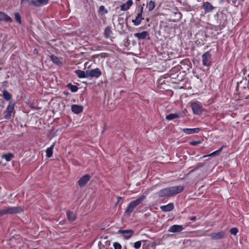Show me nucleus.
<instances>
[{
	"label": "nucleus",
	"mask_w": 249,
	"mask_h": 249,
	"mask_svg": "<svg viewBox=\"0 0 249 249\" xmlns=\"http://www.w3.org/2000/svg\"><path fill=\"white\" fill-rule=\"evenodd\" d=\"M184 189L183 185L171 186L161 189L157 194L160 198H169L180 193Z\"/></svg>",
	"instance_id": "obj_1"
},
{
	"label": "nucleus",
	"mask_w": 249,
	"mask_h": 249,
	"mask_svg": "<svg viewBox=\"0 0 249 249\" xmlns=\"http://www.w3.org/2000/svg\"><path fill=\"white\" fill-rule=\"evenodd\" d=\"M145 198V196L142 195L136 199L131 201L124 212V215L130 216L135 208L142 202Z\"/></svg>",
	"instance_id": "obj_2"
},
{
	"label": "nucleus",
	"mask_w": 249,
	"mask_h": 249,
	"mask_svg": "<svg viewBox=\"0 0 249 249\" xmlns=\"http://www.w3.org/2000/svg\"><path fill=\"white\" fill-rule=\"evenodd\" d=\"M23 209L21 207H5L0 210V217L7 214H16L22 212Z\"/></svg>",
	"instance_id": "obj_3"
},
{
	"label": "nucleus",
	"mask_w": 249,
	"mask_h": 249,
	"mask_svg": "<svg viewBox=\"0 0 249 249\" xmlns=\"http://www.w3.org/2000/svg\"><path fill=\"white\" fill-rule=\"evenodd\" d=\"M209 236L212 240L218 241L226 239L227 237V234L225 231L222 230L212 232L210 234Z\"/></svg>",
	"instance_id": "obj_4"
},
{
	"label": "nucleus",
	"mask_w": 249,
	"mask_h": 249,
	"mask_svg": "<svg viewBox=\"0 0 249 249\" xmlns=\"http://www.w3.org/2000/svg\"><path fill=\"white\" fill-rule=\"evenodd\" d=\"M190 107L194 114L200 115L203 112L202 104L199 101H196L191 102Z\"/></svg>",
	"instance_id": "obj_5"
},
{
	"label": "nucleus",
	"mask_w": 249,
	"mask_h": 249,
	"mask_svg": "<svg viewBox=\"0 0 249 249\" xmlns=\"http://www.w3.org/2000/svg\"><path fill=\"white\" fill-rule=\"evenodd\" d=\"M15 104L10 102L6 107V110L4 112V118L6 119H9L11 118V114L14 112V107Z\"/></svg>",
	"instance_id": "obj_6"
},
{
	"label": "nucleus",
	"mask_w": 249,
	"mask_h": 249,
	"mask_svg": "<svg viewBox=\"0 0 249 249\" xmlns=\"http://www.w3.org/2000/svg\"><path fill=\"white\" fill-rule=\"evenodd\" d=\"M211 54L210 52L208 51L203 53L202 55V64L205 66L211 65Z\"/></svg>",
	"instance_id": "obj_7"
},
{
	"label": "nucleus",
	"mask_w": 249,
	"mask_h": 249,
	"mask_svg": "<svg viewBox=\"0 0 249 249\" xmlns=\"http://www.w3.org/2000/svg\"><path fill=\"white\" fill-rule=\"evenodd\" d=\"M88 74L89 78L95 77L97 78L101 75L102 72L99 68H96L88 70Z\"/></svg>",
	"instance_id": "obj_8"
},
{
	"label": "nucleus",
	"mask_w": 249,
	"mask_h": 249,
	"mask_svg": "<svg viewBox=\"0 0 249 249\" xmlns=\"http://www.w3.org/2000/svg\"><path fill=\"white\" fill-rule=\"evenodd\" d=\"M90 176L89 175H85L82 176L78 181V184L80 187H84L90 180Z\"/></svg>",
	"instance_id": "obj_9"
},
{
	"label": "nucleus",
	"mask_w": 249,
	"mask_h": 249,
	"mask_svg": "<svg viewBox=\"0 0 249 249\" xmlns=\"http://www.w3.org/2000/svg\"><path fill=\"white\" fill-rule=\"evenodd\" d=\"M202 8L205 13L211 12L215 7L210 2L206 1L203 3Z\"/></svg>",
	"instance_id": "obj_10"
},
{
	"label": "nucleus",
	"mask_w": 249,
	"mask_h": 249,
	"mask_svg": "<svg viewBox=\"0 0 249 249\" xmlns=\"http://www.w3.org/2000/svg\"><path fill=\"white\" fill-rule=\"evenodd\" d=\"M180 129L184 133L188 135L194 133H198L200 131V128L197 127L194 128H180Z\"/></svg>",
	"instance_id": "obj_11"
},
{
	"label": "nucleus",
	"mask_w": 249,
	"mask_h": 249,
	"mask_svg": "<svg viewBox=\"0 0 249 249\" xmlns=\"http://www.w3.org/2000/svg\"><path fill=\"white\" fill-rule=\"evenodd\" d=\"M119 233H120L125 239H128L133 235L134 231L131 230H120Z\"/></svg>",
	"instance_id": "obj_12"
},
{
	"label": "nucleus",
	"mask_w": 249,
	"mask_h": 249,
	"mask_svg": "<svg viewBox=\"0 0 249 249\" xmlns=\"http://www.w3.org/2000/svg\"><path fill=\"white\" fill-rule=\"evenodd\" d=\"M49 0H31L30 2L31 5L35 6H40L42 5H46L48 3Z\"/></svg>",
	"instance_id": "obj_13"
},
{
	"label": "nucleus",
	"mask_w": 249,
	"mask_h": 249,
	"mask_svg": "<svg viewBox=\"0 0 249 249\" xmlns=\"http://www.w3.org/2000/svg\"><path fill=\"white\" fill-rule=\"evenodd\" d=\"M133 1L132 0H127L126 2L123 3L120 6L121 11H127L133 5Z\"/></svg>",
	"instance_id": "obj_14"
},
{
	"label": "nucleus",
	"mask_w": 249,
	"mask_h": 249,
	"mask_svg": "<svg viewBox=\"0 0 249 249\" xmlns=\"http://www.w3.org/2000/svg\"><path fill=\"white\" fill-rule=\"evenodd\" d=\"M183 230V228L181 225H174L171 226L168 231L170 232H179Z\"/></svg>",
	"instance_id": "obj_15"
},
{
	"label": "nucleus",
	"mask_w": 249,
	"mask_h": 249,
	"mask_svg": "<svg viewBox=\"0 0 249 249\" xmlns=\"http://www.w3.org/2000/svg\"><path fill=\"white\" fill-rule=\"evenodd\" d=\"M71 109L72 112L76 114H78L83 112V107L81 105L74 104L71 105Z\"/></svg>",
	"instance_id": "obj_16"
},
{
	"label": "nucleus",
	"mask_w": 249,
	"mask_h": 249,
	"mask_svg": "<svg viewBox=\"0 0 249 249\" xmlns=\"http://www.w3.org/2000/svg\"><path fill=\"white\" fill-rule=\"evenodd\" d=\"M156 6V3L155 0H148L146 4V8L149 12L153 11L155 8Z\"/></svg>",
	"instance_id": "obj_17"
},
{
	"label": "nucleus",
	"mask_w": 249,
	"mask_h": 249,
	"mask_svg": "<svg viewBox=\"0 0 249 249\" xmlns=\"http://www.w3.org/2000/svg\"><path fill=\"white\" fill-rule=\"evenodd\" d=\"M143 15L140 14H137V15L135 18V19L132 20V22L134 26H138L139 25L144 18L142 17Z\"/></svg>",
	"instance_id": "obj_18"
},
{
	"label": "nucleus",
	"mask_w": 249,
	"mask_h": 249,
	"mask_svg": "<svg viewBox=\"0 0 249 249\" xmlns=\"http://www.w3.org/2000/svg\"><path fill=\"white\" fill-rule=\"evenodd\" d=\"M134 36L139 40H142L145 39L148 36H149V34L147 31H142L141 33H136L134 34Z\"/></svg>",
	"instance_id": "obj_19"
},
{
	"label": "nucleus",
	"mask_w": 249,
	"mask_h": 249,
	"mask_svg": "<svg viewBox=\"0 0 249 249\" xmlns=\"http://www.w3.org/2000/svg\"><path fill=\"white\" fill-rule=\"evenodd\" d=\"M174 208V204L172 203H169L166 205H162L160 207V209L162 211L164 212H170Z\"/></svg>",
	"instance_id": "obj_20"
},
{
	"label": "nucleus",
	"mask_w": 249,
	"mask_h": 249,
	"mask_svg": "<svg viewBox=\"0 0 249 249\" xmlns=\"http://www.w3.org/2000/svg\"><path fill=\"white\" fill-rule=\"evenodd\" d=\"M0 21L12 22L13 20L8 15L2 11H0Z\"/></svg>",
	"instance_id": "obj_21"
},
{
	"label": "nucleus",
	"mask_w": 249,
	"mask_h": 249,
	"mask_svg": "<svg viewBox=\"0 0 249 249\" xmlns=\"http://www.w3.org/2000/svg\"><path fill=\"white\" fill-rule=\"evenodd\" d=\"M75 73L79 78H89L88 74V71H87L85 72L82 70H77L75 71Z\"/></svg>",
	"instance_id": "obj_22"
},
{
	"label": "nucleus",
	"mask_w": 249,
	"mask_h": 249,
	"mask_svg": "<svg viewBox=\"0 0 249 249\" xmlns=\"http://www.w3.org/2000/svg\"><path fill=\"white\" fill-rule=\"evenodd\" d=\"M67 217L69 221L73 222L76 219V216L73 212L68 210L66 212Z\"/></svg>",
	"instance_id": "obj_23"
},
{
	"label": "nucleus",
	"mask_w": 249,
	"mask_h": 249,
	"mask_svg": "<svg viewBox=\"0 0 249 249\" xmlns=\"http://www.w3.org/2000/svg\"><path fill=\"white\" fill-rule=\"evenodd\" d=\"M113 34V33L111 29V27L107 26L104 30V36L106 38H108L111 37V36Z\"/></svg>",
	"instance_id": "obj_24"
},
{
	"label": "nucleus",
	"mask_w": 249,
	"mask_h": 249,
	"mask_svg": "<svg viewBox=\"0 0 249 249\" xmlns=\"http://www.w3.org/2000/svg\"><path fill=\"white\" fill-rule=\"evenodd\" d=\"M51 60L53 63L57 65V66H61L62 65V62L59 60V58L54 55H51L50 56Z\"/></svg>",
	"instance_id": "obj_25"
},
{
	"label": "nucleus",
	"mask_w": 249,
	"mask_h": 249,
	"mask_svg": "<svg viewBox=\"0 0 249 249\" xmlns=\"http://www.w3.org/2000/svg\"><path fill=\"white\" fill-rule=\"evenodd\" d=\"M1 158L4 159L6 161H10L14 158V155L12 153H8L2 155Z\"/></svg>",
	"instance_id": "obj_26"
},
{
	"label": "nucleus",
	"mask_w": 249,
	"mask_h": 249,
	"mask_svg": "<svg viewBox=\"0 0 249 249\" xmlns=\"http://www.w3.org/2000/svg\"><path fill=\"white\" fill-rule=\"evenodd\" d=\"M180 113H171L166 116V119L168 120H172L174 119L180 118Z\"/></svg>",
	"instance_id": "obj_27"
},
{
	"label": "nucleus",
	"mask_w": 249,
	"mask_h": 249,
	"mask_svg": "<svg viewBox=\"0 0 249 249\" xmlns=\"http://www.w3.org/2000/svg\"><path fill=\"white\" fill-rule=\"evenodd\" d=\"M2 96L6 101H10L12 98V94L7 90H3L2 91Z\"/></svg>",
	"instance_id": "obj_28"
},
{
	"label": "nucleus",
	"mask_w": 249,
	"mask_h": 249,
	"mask_svg": "<svg viewBox=\"0 0 249 249\" xmlns=\"http://www.w3.org/2000/svg\"><path fill=\"white\" fill-rule=\"evenodd\" d=\"M180 64L182 65L186 66V69L188 70H189L191 63L189 59H184L181 61Z\"/></svg>",
	"instance_id": "obj_29"
},
{
	"label": "nucleus",
	"mask_w": 249,
	"mask_h": 249,
	"mask_svg": "<svg viewBox=\"0 0 249 249\" xmlns=\"http://www.w3.org/2000/svg\"><path fill=\"white\" fill-rule=\"evenodd\" d=\"M67 87L72 92H76L78 90V88L76 86L73 85L71 83L67 84Z\"/></svg>",
	"instance_id": "obj_30"
},
{
	"label": "nucleus",
	"mask_w": 249,
	"mask_h": 249,
	"mask_svg": "<svg viewBox=\"0 0 249 249\" xmlns=\"http://www.w3.org/2000/svg\"><path fill=\"white\" fill-rule=\"evenodd\" d=\"M53 145H52L46 149V156L48 158H51L52 157L53 154Z\"/></svg>",
	"instance_id": "obj_31"
},
{
	"label": "nucleus",
	"mask_w": 249,
	"mask_h": 249,
	"mask_svg": "<svg viewBox=\"0 0 249 249\" xmlns=\"http://www.w3.org/2000/svg\"><path fill=\"white\" fill-rule=\"evenodd\" d=\"M224 147V145L222 146L219 149L212 152L211 154L208 155H206V156H204L203 157H208V156H214L216 154L219 153V152H220L223 149V147Z\"/></svg>",
	"instance_id": "obj_32"
},
{
	"label": "nucleus",
	"mask_w": 249,
	"mask_h": 249,
	"mask_svg": "<svg viewBox=\"0 0 249 249\" xmlns=\"http://www.w3.org/2000/svg\"><path fill=\"white\" fill-rule=\"evenodd\" d=\"M15 18L16 21L19 24L21 23V18L19 14L18 13H15Z\"/></svg>",
	"instance_id": "obj_33"
},
{
	"label": "nucleus",
	"mask_w": 249,
	"mask_h": 249,
	"mask_svg": "<svg viewBox=\"0 0 249 249\" xmlns=\"http://www.w3.org/2000/svg\"><path fill=\"white\" fill-rule=\"evenodd\" d=\"M103 12V14H107L108 11L105 8V6L103 5H101L99 7V12Z\"/></svg>",
	"instance_id": "obj_34"
},
{
	"label": "nucleus",
	"mask_w": 249,
	"mask_h": 249,
	"mask_svg": "<svg viewBox=\"0 0 249 249\" xmlns=\"http://www.w3.org/2000/svg\"><path fill=\"white\" fill-rule=\"evenodd\" d=\"M144 4H143L142 5H140L138 7V14H140L142 15H143V9H144Z\"/></svg>",
	"instance_id": "obj_35"
},
{
	"label": "nucleus",
	"mask_w": 249,
	"mask_h": 249,
	"mask_svg": "<svg viewBox=\"0 0 249 249\" xmlns=\"http://www.w3.org/2000/svg\"><path fill=\"white\" fill-rule=\"evenodd\" d=\"M230 232L231 234L235 235L238 233V230L236 228H232L231 229H230Z\"/></svg>",
	"instance_id": "obj_36"
},
{
	"label": "nucleus",
	"mask_w": 249,
	"mask_h": 249,
	"mask_svg": "<svg viewBox=\"0 0 249 249\" xmlns=\"http://www.w3.org/2000/svg\"><path fill=\"white\" fill-rule=\"evenodd\" d=\"M113 247L114 249H122V245L117 242L113 243Z\"/></svg>",
	"instance_id": "obj_37"
},
{
	"label": "nucleus",
	"mask_w": 249,
	"mask_h": 249,
	"mask_svg": "<svg viewBox=\"0 0 249 249\" xmlns=\"http://www.w3.org/2000/svg\"><path fill=\"white\" fill-rule=\"evenodd\" d=\"M201 143H202V142L200 141H191L189 142L190 145H192V146H196L199 144H201Z\"/></svg>",
	"instance_id": "obj_38"
},
{
	"label": "nucleus",
	"mask_w": 249,
	"mask_h": 249,
	"mask_svg": "<svg viewBox=\"0 0 249 249\" xmlns=\"http://www.w3.org/2000/svg\"><path fill=\"white\" fill-rule=\"evenodd\" d=\"M141 245H142L141 241H137V242H135V243L134 244V247L135 249H139L141 247Z\"/></svg>",
	"instance_id": "obj_39"
},
{
	"label": "nucleus",
	"mask_w": 249,
	"mask_h": 249,
	"mask_svg": "<svg viewBox=\"0 0 249 249\" xmlns=\"http://www.w3.org/2000/svg\"><path fill=\"white\" fill-rule=\"evenodd\" d=\"M243 88L246 90L244 93V96L246 97V99H249V94H245L247 91H249V88L248 87H243Z\"/></svg>",
	"instance_id": "obj_40"
},
{
	"label": "nucleus",
	"mask_w": 249,
	"mask_h": 249,
	"mask_svg": "<svg viewBox=\"0 0 249 249\" xmlns=\"http://www.w3.org/2000/svg\"><path fill=\"white\" fill-rule=\"evenodd\" d=\"M189 219H190L191 221H195L196 220V216H191V217H189Z\"/></svg>",
	"instance_id": "obj_41"
},
{
	"label": "nucleus",
	"mask_w": 249,
	"mask_h": 249,
	"mask_svg": "<svg viewBox=\"0 0 249 249\" xmlns=\"http://www.w3.org/2000/svg\"><path fill=\"white\" fill-rule=\"evenodd\" d=\"M122 198H122V197H121V196H117V202H116V205H117L119 203V201H120Z\"/></svg>",
	"instance_id": "obj_42"
},
{
	"label": "nucleus",
	"mask_w": 249,
	"mask_h": 249,
	"mask_svg": "<svg viewBox=\"0 0 249 249\" xmlns=\"http://www.w3.org/2000/svg\"><path fill=\"white\" fill-rule=\"evenodd\" d=\"M145 20H146V21L147 22H149V18H146Z\"/></svg>",
	"instance_id": "obj_43"
},
{
	"label": "nucleus",
	"mask_w": 249,
	"mask_h": 249,
	"mask_svg": "<svg viewBox=\"0 0 249 249\" xmlns=\"http://www.w3.org/2000/svg\"><path fill=\"white\" fill-rule=\"evenodd\" d=\"M59 223H60V224H63V221H60V222H59Z\"/></svg>",
	"instance_id": "obj_44"
},
{
	"label": "nucleus",
	"mask_w": 249,
	"mask_h": 249,
	"mask_svg": "<svg viewBox=\"0 0 249 249\" xmlns=\"http://www.w3.org/2000/svg\"><path fill=\"white\" fill-rule=\"evenodd\" d=\"M106 249H112V248H107Z\"/></svg>",
	"instance_id": "obj_45"
},
{
	"label": "nucleus",
	"mask_w": 249,
	"mask_h": 249,
	"mask_svg": "<svg viewBox=\"0 0 249 249\" xmlns=\"http://www.w3.org/2000/svg\"><path fill=\"white\" fill-rule=\"evenodd\" d=\"M37 249V248H34V249Z\"/></svg>",
	"instance_id": "obj_46"
},
{
	"label": "nucleus",
	"mask_w": 249,
	"mask_h": 249,
	"mask_svg": "<svg viewBox=\"0 0 249 249\" xmlns=\"http://www.w3.org/2000/svg\"><path fill=\"white\" fill-rule=\"evenodd\" d=\"M137 1H140V0H136Z\"/></svg>",
	"instance_id": "obj_47"
}]
</instances>
